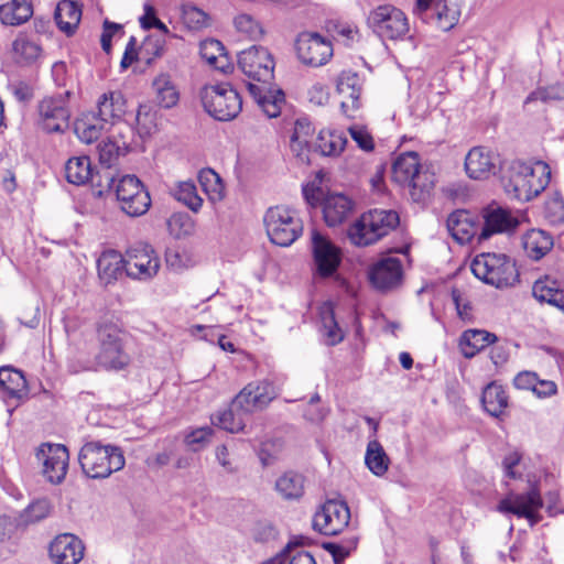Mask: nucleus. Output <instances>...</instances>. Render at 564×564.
I'll return each instance as SVG.
<instances>
[{
	"instance_id": "obj_1",
	"label": "nucleus",
	"mask_w": 564,
	"mask_h": 564,
	"mask_svg": "<svg viewBox=\"0 0 564 564\" xmlns=\"http://www.w3.org/2000/svg\"><path fill=\"white\" fill-rule=\"evenodd\" d=\"M550 180L551 169L546 163L512 161L502 173L501 184L510 198L529 202L546 188Z\"/></svg>"
},
{
	"instance_id": "obj_2",
	"label": "nucleus",
	"mask_w": 564,
	"mask_h": 564,
	"mask_svg": "<svg viewBox=\"0 0 564 564\" xmlns=\"http://www.w3.org/2000/svg\"><path fill=\"white\" fill-rule=\"evenodd\" d=\"M78 462L86 477L105 479L121 470L126 458L119 446L104 444L101 441H88L78 453Z\"/></svg>"
},
{
	"instance_id": "obj_3",
	"label": "nucleus",
	"mask_w": 564,
	"mask_h": 564,
	"mask_svg": "<svg viewBox=\"0 0 564 564\" xmlns=\"http://www.w3.org/2000/svg\"><path fill=\"white\" fill-rule=\"evenodd\" d=\"M400 223L397 212L387 209H372L364 213L350 225L347 236L357 247H367L388 236Z\"/></svg>"
},
{
	"instance_id": "obj_4",
	"label": "nucleus",
	"mask_w": 564,
	"mask_h": 564,
	"mask_svg": "<svg viewBox=\"0 0 564 564\" xmlns=\"http://www.w3.org/2000/svg\"><path fill=\"white\" fill-rule=\"evenodd\" d=\"M470 269L476 278L497 289L513 286L519 280L516 263L503 253L478 254L474 258Z\"/></svg>"
},
{
	"instance_id": "obj_5",
	"label": "nucleus",
	"mask_w": 564,
	"mask_h": 564,
	"mask_svg": "<svg viewBox=\"0 0 564 564\" xmlns=\"http://www.w3.org/2000/svg\"><path fill=\"white\" fill-rule=\"evenodd\" d=\"M99 351L97 364L107 370H121L130 362V356L124 349L126 334L113 322L105 321L97 328Z\"/></svg>"
},
{
	"instance_id": "obj_6",
	"label": "nucleus",
	"mask_w": 564,
	"mask_h": 564,
	"mask_svg": "<svg viewBox=\"0 0 564 564\" xmlns=\"http://www.w3.org/2000/svg\"><path fill=\"white\" fill-rule=\"evenodd\" d=\"M199 97L205 111L219 121L232 120L242 109L241 97L229 83L206 85Z\"/></svg>"
},
{
	"instance_id": "obj_7",
	"label": "nucleus",
	"mask_w": 564,
	"mask_h": 564,
	"mask_svg": "<svg viewBox=\"0 0 564 564\" xmlns=\"http://www.w3.org/2000/svg\"><path fill=\"white\" fill-rule=\"evenodd\" d=\"M263 223L270 241L280 247L291 246L303 231L302 220L285 206L270 207Z\"/></svg>"
},
{
	"instance_id": "obj_8",
	"label": "nucleus",
	"mask_w": 564,
	"mask_h": 564,
	"mask_svg": "<svg viewBox=\"0 0 564 564\" xmlns=\"http://www.w3.org/2000/svg\"><path fill=\"white\" fill-rule=\"evenodd\" d=\"M368 25L381 40H404L410 32L405 13L392 4H382L368 15Z\"/></svg>"
},
{
	"instance_id": "obj_9",
	"label": "nucleus",
	"mask_w": 564,
	"mask_h": 564,
	"mask_svg": "<svg viewBox=\"0 0 564 564\" xmlns=\"http://www.w3.org/2000/svg\"><path fill=\"white\" fill-rule=\"evenodd\" d=\"M160 267V258L148 242L138 241L126 250V274L133 280L150 281Z\"/></svg>"
},
{
	"instance_id": "obj_10",
	"label": "nucleus",
	"mask_w": 564,
	"mask_h": 564,
	"mask_svg": "<svg viewBox=\"0 0 564 564\" xmlns=\"http://www.w3.org/2000/svg\"><path fill=\"white\" fill-rule=\"evenodd\" d=\"M115 187L117 199L123 213L131 217L145 214L151 206V198L143 184L135 175H124L118 182L115 181L110 188Z\"/></svg>"
},
{
	"instance_id": "obj_11",
	"label": "nucleus",
	"mask_w": 564,
	"mask_h": 564,
	"mask_svg": "<svg viewBox=\"0 0 564 564\" xmlns=\"http://www.w3.org/2000/svg\"><path fill=\"white\" fill-rule=\"evenodd\" d=\"M543 507L540 490L533 486L529 491L523 494L510 492L498 505V511L502 513H512L518 518H525L530 527L541 521L539 513Z\"/></svg>"
},
{
	"instance_id": "obj_12",
	"label": "nucleus",
	"mask_w": 564,
	"mask_h": 564,
	"mask_svg": "<svg viewBox=\"0 0 564 564\" xmlns=\"http://www.w3.org/2000/svg\"><path fill=\"white\" fill-rule=\"evenodd\" d=\"M350 521V510L345 501L329 499L313 517V528L325 535L340 533Z\"/></svg>"
},
{
	"instance_id": "obj_13",
	"label": "nucleus",
	"mask_w": 564,
	"mask_h": 564,
	"mask_svg": "<svg viewBox=\"0 0 564 564\" xmlns=\"http://www.w3.org/2000/svg\"><path fill=\"white\" fill-rule=\"evenodd\" d=\"M238 65L249 78L268 83L273 77L274 61L268 48L252 45L238 54Z\"/></svg>"
},
{
	"instance_id": "obj_14",
	"label": "nucleus",
	"mask_w": 564,
	"mask_h": 564,
	"mask_svg": "<svg viewBox=\"0 0 564 564\" xmlns=\"http://www.w3.org/2000/svg\"><path fill=\"white\" fill-rule=\"evenodd\" d=\"M311 242L315 272L322 278L333 276L341 262L340 249L316 229L311 232Z\"/></svg>"
},
{
	"instance_id": "obj_15",
	"label": "nucleus",
	"mask_w": 564,
	"mask_h": 564,
	"mask_svg": "<svg viewBox=\"0 0 564 564\" xmlns=\"http://www.w3.org/2000/svg\"><path fill=\"white\" fill-rule=\"evenodd\" d=\"M295 50L299 59L303 64L313 67L326 64L333 56L330 42L318 33H301L296 39Z\"/></svg>"
},
{
	"instance_id": "obj_16",
	"label": "nucleus",
	"mask_w": 564,
	"mask_h": 564,
	"mask_svg": "<svg viewBox=\"0 0 564 564\" xmlns=\"http://www.w3.org/2000/svg\"><path fill=\"white\" fill-rule=\"evenodd\" d=\"M36 457L42 460L43 475L52 484H61L67 474L69 453L62 444H42Z\"/></svg>"
},
{
	"instance_id": "obj_17",
	"label": "nucleus",
	"mask_w": 564,
	"mask_h": 564,
	"mask_svg": "<svg viewBox=\"0 0 564 564\" xmlns=\"http://www.w3.org/2000/svg\"><path fill=\"white\" fill-rule=\"evenodd\" d=\"M37 110L39 124L45 132H64L68 128L70 112L64 97H45L40 101Z\"/></svg>"
},
{
	"instance_id": "obj_18",
	"label": "nucleus",
	"mask_w": 564,
	"mask_h": 564,
	"mask_svg": "<svg viewBox=\"0 0 564 564\" xmlns=\"http://www.w3.org/2000/svg\"><path fill=\"white\" fill-rule=\"evenodd\" d=\"M403 269L399 258L386 257L373 263L369 270L371 284L380 290L388 291L397 288L402 280Z\"/></svg>"
},
{
	"instance_id": "obj_19",
	"label": "nucleus",
	"mask_w": 564,
	"mask_h": 564,
	"mask_svg": "<svg viewBox=\"0 0 564 564\" xmlns=\"http://www.w3.org/2000/svg\"><path fill=\"white\" fill-rule=\"evenodd\" d=\"M85 546L70 533L57 535L50 544L48 554L54 564H78L84 557Z\"/></svg>"
},
{
	"instance_id": "obj_20",
	"label": "nucleus",
	"mask_w": 564,
	"mask_h": 564,
	"mask_svg": "<svg viewBox=\"0 0 564 564\" xmlns=\"http://www.w3.org/2000/svg\"><path fill=\"white\" fill-rule=\"evenodd\" d=\"M336 90L343 96L340 101L341 112L347 117H351V112L359 108L362 79L356 72L344 70L337 77Z\"/></svg>"
},
{
	"instance_id": "obj_21",
	"label": "nucleus",
	"mask_w": 564,
	"mask_h": 564,
	"mask_svg": "<svg viewBox=\"0 0 564 564\" xmlns=\"http://www.w3.org/2000/svg\"><path fill=\"white\" fill-rule=\"evenodd\" d=\"M498 158L484 147H475L465 158L467 175L474 180H485L496 173Z\"/></svg>"
},
{
	"instance_id": "obj_22",
	"label": "nucleus",
	"mask_w": 564,
	"mask_h": 564,
	"mask_svg": "<svg viewBox=\"0 0 564 564\" xmlns=\"http://www.w3.org/2000/svg\"><path fill=\"white\" fill-rule=\"evenodd\" d=\"M484 225L479 234V240L488 239L494 234L510 231L519 221L509 210L499 205H489L482 210Z\"/></svg>"
},
{
	"instance_id": "obj_23",
	"label": "nucleus",
	"mask_w": 564,
	"mask_h": 564,
	"mask_svg": "<svg viewBox=\"0 0 564 564\" xmlns=\"http://www.w3.org/2000/svg\"><path fill=\"white\" fill-rule=\"evenodd\" d=\"M66 180L75 185H84L91 182L96 186H106L100 173L94 174L90 159L86 155L68 159L65 165Z\"/></svg>"
},
{
	"instance_id": "obj_24",
	"label": "nucleus",
	"mask_w": 564,
	"mask_h": 564,
	"mask_svg": "<svg viewBox=\"0 0 564 564\" xmlns=\"http://www.w3.org/2000/svg\"><path fill=\"white\" fill-rule=\"evenodd\" d=\"M460 6L453 0L437 1L427 12V18L423 20L433 23L442 31L452 30L459 21Z\"/></svg>"
},
{
	"instance_id": "obj_25",
	"label": "nucleus",
	"mask_w": 564,
	"mask_h": 564,
	"mask_svg": "<svg viewBox=\"0 0 564 564\" xmlns=\"http://www.w3.org/2000/svg\"><path fill=\"white\" fill-rule=\"evenodd\" d=\"M354 203L343 194H329L323 202L324 220L329 227L344 223L351 214Z\"/></svg>"
},
{
	"instance_id": "obj_26",
	"label": "nucleus",
	"mask_w": 564,
	"mask_h": 564,
	"mask_svg": "<svg viewBox=\"0 0 564 564\" xmlns=\"http://www.w3.org/2000/svg\"><path fill=\"white\" fill-rule=\"evenodd\" d=\"M446 226L451 236L460 245L469 242L478 230V226L466 210L452 213L447 218Z\"/></svg>"
},
{
	"instance_id": "obj_27",
	"label": "nucleus",
	"mask_w": 564,
	"mask_h": 564,
	"mask_svg": "<svg viewBox=\"0 0 564 564\" xmlns=\"http://www.w3.org/2000/svg\"><path fill=\"white\" fill-rule=\"evenodd\" d=\"M97 269L98 276L105 284L112 283L126 272V256L116 250H107L98 258Z\"/></svg>"
},
{
	"instance_id": "obj_28",
	"label": "nucleus",
	"mask_w": 564,
	"mask_h": 564,
	"mask_svg": "<svg viewBox=\"0 0 564 564\" xmlns=\"http://www.w3.org/2000/svg\"><path fill=\"white\" fill-rule=\"evenodd\" d=\"M54 19L62 32L73 35L82 19V8L75 1L62 0L56 6Z\"/></svg>"
},
{
	"instance_id": "obj_29",
	"label": "nucleus",
	"mask_w": 564,
	"mask_h": 564,
	"mask_svg": "<svg viewBox=\"0 0 564 564\" xmlns=\"http://www.w3.org/2000/svg\"><path fill=\"white\" fill-rule=\"evenodd\" d=\"M496 340L497 336L487 330L467 329L460 336L459 348L465 358H473Z\"/></svg>"
},
{
	"instance_id": "obj_30",
	"label": "nucleus",
	"mask_w": 564,
	"mask_h": 564,
	"mask_svg": "<svg viewBox=\"0 0 564 564\" xmlns=\"http://www.w3.org/2000/svg\"><path fill=\"white\" fill-rule=\"evenodd\" d=\"M553 245V237L542 229H532L522 238L523 249L533 260L543 258L552 249Z\"/></svg>"
},
{
	"instance_id": "obj_31",
	"label": "nucleus",
	"mask_w": 564,
	"mask_h": 564,
	"mask_svg": "<svg viewBox=\"0 0 564 564\" xmlns=\"http://www.w3.org/2000/svg\"><path fill=\"white\" fill-rule=\"evenodd\" d=\"M0 388L7 398L21 400L28 395V384L23 373L11 367L0 368Z\"/></svg>"
},
{
	"instance_id": "obj_32",
	"label": "nucleus",
	"mask_w": 564,
	"mask_h": 564,
	"mask_svg": "<svg viewBox=\"0 0 564 564\" xmlns=\"http://www.w3.org/2000/svg\"><path fill=\"white\" fill-rule=\"evenodd\" d=\"M105 126L96 113L86 112L74 122V132L82 142L90 144L101 137Z\"/></svg>"
},
{
	"instance_id": "obj_33",
	"label": "nucleus",
	"mask_w": 564,
	"mask_h": 564,
	"mask_svg": "<svg viewBox=\"0 0 564 564\" xmlns=\"http://www.w3.org/2000/svg\"><path fill=\"white\" fill-rule=\"evenodd\" d=\"M98 113L105 123L120 118L126 111V100L120 91H108L98 99Z\"/></svg>"
},
{
	"instance_id": "obj_34",
	"label": "nucleus",
	"mask_w": 564,
	"mask_h": 564,
	"mask_svg": "<svg viewBox=\"0 0 564 564\" xmlns=\"http://www.w3.org/2000/svg\"><path fill=\"white\" fill-rule=\"evenodd\" d=\"M32 14L33 8L29 0H11L0 6V21L6 25H20Z\"/></svg>"
},
{
	"instance_id": "obj_35",
	"label": "nucleus",
	"mask_w": 564,
	"mask_h": 564,
	"mask_svg": "<svg viewBox=\"0 0 564 564\" xmlns=\"http://www.w3.org/2000/svg\"><path fill=\"white\" fill-rule=\"evenodd\" d=\"M420 170L419 155L415 152L403 153L392 165V178L401 185H408Z\"/></svg>"
},
{
	"instance_id": "obj_36",
	"label": "nucleus",
	"mask_w": 564,
	"mask_h": 564,
	"mask_svg": "<svg viewBox=\"0 0 564 564\" xmlns=\"http://www.w3.org/2000/svg\"><path fill=\"white\" fill-rule=\"evenodd\" d=\"M481 403L490 415L498 417L508 406V395L500 384L491 382L482 390Z\"/></svg>"
},
{
	"instance_id": "obj_37",
	"label": "nucleus",
	"mask_w": 564,
	"mask_h": 564,
	"mask_svg": "<svg viewBox=\"0 0 564 564\" xmlns=\"http://www.w3.org/2000/svg\"><path fill=\"white\" fill-rule=\"evenodd\" d=\"M347 144V138L344 132L336 130H321L315 143V148L324 156L339 155Z\"/></svg>"
},
{
	"instance_id": "obj_38",
	"label": "nucleus",
	"mask_w": 564,
	"mask_h": 564,
	"mask_svg": "<svg viewBox=\"0 0 564 564\" xmlns=\"http://www.w3.org/2000/svg\"><path fill=\"white\" fill-rule=\"evenodd\" d=\"M152 86L156 95V101L161 107L169 109L178 102V90L169 75H159L153 80Z\"/></svg>"
},
{
	"instance_id": "obj_39",
	"label": "nucleus",
	"mask_w": 564,
	"mask_h": 564,
	"mask_svg": "<svg viewBox=\"0 0 564 564\" xmlns=\"http://www.w3.org/2000/svg\"><path fill=\"white\" fill-rule=\"evenodd\" d=\"M276 491L286 500H295L304 494V477L289 471L280 476L275 481Z\"/></svg>"
},
{
	"instance_id": "obj_40",
	"label": "nucleus",
	"mask_w": 564,
	"mask_h": 564,
	"mask_svg": "<svg viewBox=\"0 0 564 564\" xmlns=\"http://www.w3.org/2000/svg\"><path fill=\"white\" fill-rule=\"evenodd\" d=\"M365 463L369 470L376 476H383L387 473L390 465V458L377 440L368 443Z\"/></svg>"
},
{
	"instance_id": "obj_41",
	"label": "nucleus",
	"mask_w": 564,
	"mask_h": 564,
	"mask_svg": "<svg viewBox=\"0 0 564 564\" xmlns=\"http://www.w3.org/2000/svg\"><path fill=\"white\" fill-rule=\"evenodd\" d=\"M319 315L326 345L335 346L339 344L344 339V333L335 319V313L332 304H323Z\"/></svg>"
},
{
	"instance_id": "obj_42",
	"label": "nucleus",
	"mask_w": 564,
	"mask_h": 564,
	"mask_svg": "<svg viewBox=\"0 0 564 564\" xmlns=\"http://www.w3.org/2000/svg\"><path fill=\"white\" fill-rule=\"evenodd\" d=\"M245 416L240 409H234V402H231L229 409L212 416V423L227 432L238 433L245 427Z\"/></svg>"
},
{
	"instance_id": "obj_43",
	"label": "nucleus",
	"mask_w": 564,
	"mask_h": 564,
	"mask_svg": "<svg viewBox=\"0 0 564 564\" xmlns=\"http://www.w3.org/2000/svg\"><path fill=\"white\" fill-rule=\"evenodd\" d=\"M12 50L15 63L21 66L33 64L41 53L40 45L25 36H18L12 44Z\"/></svg>"
},
{
	"instance_id": "obj_44",
	"label": "nucleus",
	"mask_w": 564,
	"mask_h": 564,
	"mask_svg": "<svg viewBox=\"0 0 564 564\" xmlns=\"http://www.w3.org/2000/svg\"><path fill=\"white\" fill-rule=\"evenodd\" d=\"M436 182L435 174L429 169L420 170L406 186L411 188V197L414 202H421L433 189Z\"/></svg>"
},
{
	"instance_id": "obj_45",
	"label": "nucleus",
	"mask_w": 564,
	"mask_h": 564,
	"mask_svg": "<svg viewBox=\"0 0 564 564\" xmlns=\"http://www.w3.org/2000/svg\"><path fill=\"white\" fill-rule=\"evenodd\" d=\"M173 196L189 209L197 213L203 199L198 196L196 186L193 182H178L172 189Z\"/></svg>"
},
{
	"instance_id": "obj_46",
	"label": "nucleus",
	"mask_w": 564,
	"mask_h": 564,
	"mask_svg": "<svg viewBox=\"0 0 564 564\" xmlns=\"http://www.w3.org/2000/svg\"><path fill=\"white\" fill-rule=\"evenodd\" d=\"M247 394L253 392L252 404H258L261 410L267 408L269 403L276 397L274 386L269 380L250 382L247 384Z\"/></svg>"
},
{
	"instance_id": "obj_47",
	"label": "nucleus",
	"mask_w": 564,
	"mask_h": 564,
	"mask_svg": "<svg viewBox=\"0 0 564 564\" xmlns=\"http://www.w3.org/2000/svg\"><path fill=\"white\" fill-rule=\"evenodd\" d=\"M167 228L174 238L181 239L194 234L195 221L186 213H174L167 219Z\"/></svg>"
},
{
	"instance_id": "obj_48",
	"label": "nucleus",
	"mask_w": 564,
	"mask_h": 564,
	"mask_svg": "<svg viewBox=\"0 0 564 564\" xmlns=\"http://www.w3.org/2000/svg\"><path fill=\"white\" fill-rule=\"evenodd\" d=\"M118 151L119 148L111 141H102L98 144L99 162L106 166L101 174L106 182V187H111L115 183V178L109 169L117 159Z\"/></svg>"
},
{
	"instance_id": "obj_49",
	"label": "nucleus",
	"mask_w": 564,
	"mask_h": 564,
	"mask_svg": "<svg viewBox=\"0 0 564 564\" xmlns=\"http://www.w3.org/2000/svg\"><path fill=\"white\" fill-rule=\"evenodd\" d=\"M538 100L544 104L564 100V85L556 83L546 87H538L527 97L524 104Z\"/></svg>"
},
{
	"instance_id": "obj_50",
	"label": "nucleus",
	"mask_w": 564,
	"mask_h": 564,
	"mask_svg": "<svg viewBox=\"0 0 564 564\" xmlns=\"http://www.w3.org/2000/svg\"><path fill=\"white\" fill-rule=\"evenodd\" d=\"M199 53L208 64H213L224 58L225 47L220 41L208 39L200 43Z\"/></svg>"
},
{
	"instance_id": "obj_51",
	"label": "nucleus",
	"mask_w": 564,
	"mask_h": 564,
	"mask_svg": "<svg viewBox=\"0 0 564 564\" xmlns=\"http://www.w3.org/2000/svg\"><path fill=\"white\" fill-rule=\"evenodd\" d=\"M544 217L553 225L564 221V200L558 194H554L545 202Z\"/></svg>"
},
{
	"instance_id": "obj_52",
	"label": "nucleus",
	"mask_w": 564,
	"mask_h": 564,
	"mask_svg": "<svg viewBox=\"0 0 564 564\" xmlns=\"http://www.w3.org/2000/svg\"><path fill=\"white\" fill-rule=\"evenodd\" d=\"M51 512V503L47 499H37L25 510L23 518L25 522H37L46 518Z\"/></svg>"
},
{
	"instance_id": "obj_53",
	"label": "nucleus",
	"mask_w": 564,
	"mask_h": 564,
	"mask_svg": "<svg viewBox=\"0 0 564 564\" xmlns=\"http://www.w3.org/2000/svg\"><path fill=\"white\" fill-rule=\"evenodd\" d=\"M283 102L284 94L282 90H278L275 95L269 93L258 105L269 118H275L280 115Z\"/></svg>"
},
{
	"instance_id": "obj_54",
	"label": "nucleus",
	"mask_w": 564,
	"mask_h": 564,
	"mask_svg": "<svg viewBox=\"0 0 564 564\" xmlns=\"http://www.w3.org/2000/svg\"><path fill=\"white\" fill-rule=\"evenodd\" d=\"M164 43L160 39L148 37L140 46L141 58H144L147 64H150L153 58L162 55Z\"/></svg>"
},
{
	"instance_id": "obj_55",
	"label": "nucleus",
	"mask_w": 564,
	"mask_h": 564,
	"mask_svg": "<svg viewBox=\"0 0 564 564\" xmlns=\"http://www.w3.org/2000/svg\"><path fill=\"white\" fill-rule=\"evenodd\" d=\"M235 25L238 31L246 33L250 37L257 39L263 31L259 22L249 14H240L235 19Z\"/></svg>"
},
{
	"instance_id": "obj_56",
	"label": "nucleus",
	"mask_w": 564,
	"mask_h": 564,
	"mask_svg": "<svg viewBox=\"0 0 564 564\" xmlns=\"http://www.w3.org/2000/svg\"><path fill=\"white\" fill-rule=\"evenodd\" d=\"M213 429L209 426H204L192 431L186 437V444L192 448V451L196 452L204 447L212 436Z\"/></svg>"
},
{
	"instance_id": "obj_57",
	"label": "nucleus",
	"mask_w": 564,
	"mask_h": 564,
	"mask_svg": "<svg viewBox=\"0 0 564 564\" xmlns=\"http://www.w3.org/2000/svg\"><path fill=\"white\" fill-rule=\"evenodd\" d=\"M198 180L206 193L219 194L223 188L219 175L212 169L200 171Z\"/></svg>"
},
{
	"instance_id": "obj_58",
	"label": "nucleus",
	"mask_w": 564,
	"mask_h": 564,
	"mask_svg": "<svg viewBox=\"0 0 564 564\" xmlns=\"http://www.w3.org/2000/svg\"><path fill=\"white\" fill-rule=\"evenodd\" d=\"M351 139L358 144L364 151H372L375 148L373 139L367 129L362 126H351L349 129Z\"/></svg>"
},
{
	"instance_id": "obj_59",
	"label": "nucleus",
	"mask_w": 564,
	"mask_h": 564,
	"mask_svg": "<svg viewBox=\"0 0 564 564\" xmlns=\"http://www.w3.org/2000/svg\"><path fill=\"white\" fill-rule=\"evenodd\" d=\"M319 401V394H313L308 401L307 409L304 411V417L313 423L322 422L328 413L325 408L318 405Z\"/></svg>"
},
{
	"instance_id": "obj_60",
	"label": "nucleus",
	"mask_w": 564,
	"mask_h": 564,
	"mask_svg": "<svg viewBox=\"0 0 564 564\" xmlns=\"http://www.w3.org/2000/svg\"><path fill=\"white\" fill-rule=\"evenodd\" d=\"M315 128L312 122L307 118H299L296 119L293 128V133L291 139L299 141H306L311 143L312 137L314 134Z\"/></svg>"
},
{
	"instance_id": "obj_61",
	"label": "nucleus",
	"mask_w": 564,
	"mask_h": 564,
	"mask_svg": "<svg viewBox=\"0 0 564 564\" xmlns=\"http://www.w3.org/2000/svg\"><path fill=\"white\" fill-rule=\"evenodd\" d=\"M247 386L236 395V398L232 400L234 402V409H240L241 412L246 415L261 410L258 404H252L253 402V392H250V394H247Z\"/></svg>"
},
{
	"instance_id": "obj_62",
	"label": "nucleus",
	"mask_w": 564,
	"mask_h": 564,
	"mask_svg": "<svg viewBox=\"0 0 564 564\" xmlns=\"http://www.w3.org/2000/svg\"><path fill=\"white\" fill-rule=\"evenodd\" d=\"M308 100L316 105L323 106L328 101L329 93L325 85L321 83L314 84L307 91Z\"/></svg>"
},
{
	"instance_id": "obj_63",
	"label": "nucleus",
	"mask_w": 564,
	"mask_h": 564,
	"mask_svg": "<svg viewBox=\"0 0 564 564\" xmlns=\"http://www.w3.org/2000/svg\"><path fill=\"white\" fill-rule=\"evenodd\" d=\"M536 379L538 375L535 372L522 371L514 377L513 384L517 389L531 390L533 392Z\"/></svg>"
},
{
	"instance_id": "obj_64",
	"label": "nucleus",
	"mask_w": 564,
	"mask_h": 564,
	"mask_svg": "<svg viewBox=\"0 0 564 564\" xmlns=\"http://www.w3.org/2000/svg\"><path fill=\"white\" fill-rule=\"evenodd\" d=\"M291 549L288 551L286 564H316L313 555L306 551H296L293 549V542Z\"/></svg>"
}]
</instances>
